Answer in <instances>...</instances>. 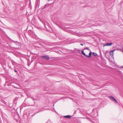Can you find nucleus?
Returning <instances> with one entry per match:
<instances>
[{
	"instance_id": "nucleus-4",
	"label": "nucleus",
	"mask_w": 123,
	"mask_h": 123,
	"mask_svg": "<svg viewBox=\"0 0 123 123\" xmlns=\"http://www.w3.org/2000/svg\"><path fill=\"white\" fill-rule=\"evenodd\" d=\"M115 50H112L110 52V54L112 55V56L113 55V52L115 51Z\"/></svg>"
},
{
	"instance_id": "nucleus-2",
	"label": "nucleus",
	"mask_w": 123,
	"mask_h": 123,
	"mask_svg": "<svg viewBox=\"0 0 123 123\" xmlns=\"http://www.w3.org/2000/svg\"><path fill=\"white\" fill-rule=\"evenodd\" d=\"M41 58L42 59H45L47 60H48L49 59V57L47 55L42 56H41Z\"/></svg>"
},
{
	"instance_id": "nucleus-3",
	"label": "nucleus",
	"mask_w": 123,
	"mask_h": 123,
	"mask_svg": "<svg viewBox=\"0 0 123 123\" xmlns=\"http://www.w3.org/2000/svg\"><path fill=\"white\" fill-rule=\"evenodd\" d=\"M112 44V43H107L104 45V46H110Z\"/></svg>"
},
{
	"instance_id": "nucleus-8",
	"label": "nucleus",
	"mask_w": 123,
	"mask_h": 123,
	"mask_svg": "<svg viewBox=\"0 0 123 123\" xmlns=\"http://www.w3.org/2000/svg\"><path fill=\"white\" fill-rule=\"evenodd\" d=\"M80 45L81 46H83V45L82 43H81Z\"/></svg>"
},
{
	"instance_id": "nucleus-6",
	"label": "nucleus",
	"mask_w": 123,
	"mask_h": 123,
	"mask_svg": "<svg viewBox=\"0 0 123 123\" xmlns=\"http://www.w3.org/2000/svg\"><path fill=\"white\" fill-rule=\"evenodd\" d=\"M64 117L66 118H70L71 117V116H64Z\"/></svg>"
},
{
	"instance_id": "nucleus-5",
	"label": "nucleus",
	"mask_w": 123,
	"mask_h": 123,
	"mask_svg": "<svg viewBox=\"0 0 123 123\" xmlns=\"http://www.w3.org/2000/svg\"><path fill=\"white\" fill-rule=\"evenodd\" d=\"M111 98H112V99L114 100L115 102L116 103H117V101L113 97H111Z\"/></svg>"
},
{
	"instance_id": "nucleus-1",
	"label": "nucleus",
	"mask_w": 123,
	"mask_h": 123,
	"mask_svg": "<svg viewBox=\"0 0 123 123\" xmlns=\"http://www.w3.org/2000/svg\"><path fill=\"white\" fill-rule=\"evenodd\" d=\"M84 50L85 53L83 51H82L81 52V54L87 57H90L91 56L92 53L90 52V49L88 48H87L85 49Z\"/></svg>"
},
{
	"instance_id": "nucleus-7",
	"label": "nucleus",
	"mask_w": 123,
	"mask_h": 123,
	"mask_svg": "<svg viewBox=\"0 0 123 123\" xmlns=\"http://www.w3.org/2000/svg\"><path fill=\"white\" fill-rule=\"evenodd\" d=\"M93 55L95 56H96L97 55V53H96L93 52L92 54Z\"/></svg>"
}]
</instances>
